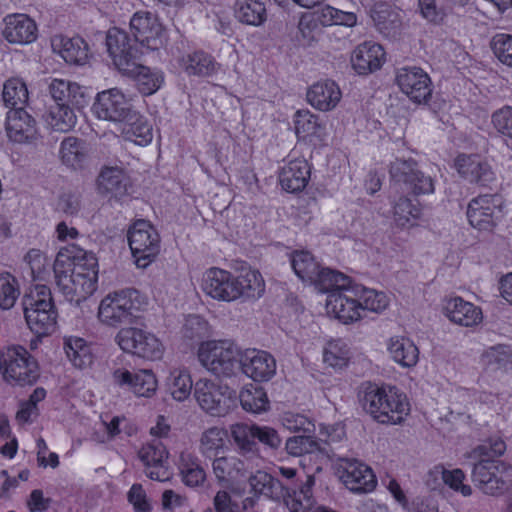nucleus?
I'll use <instances>...</instances> for the list:
<instances>
[{
  "label": "nucleus",
  "mask_w": 512,
  "mask_h": 512,
  "mask_svg": "<svg viewBox=\"0 0 512 512\" xmlns=\"http://www.w3.org/2000/svg\"><path fill=\"white\" fill-rule=\"evenodd\" d=\"M54 51H58L65 62L83 65L88 59V45L80 37L55 36L51 41Z\"/></svg>",
  "instance_id": "27"
},
{
  "label": "nucleus",
  "mask_w": 512,
  "mask_h": 512,
  "mask_svg": "<svg viewBox=\"0 0 512 512\" xmlns=\"http://www.w3.org/2000/svg\"><path fill=\"white\" fill-rule=\"evenodd\" d=\"M384 51L380 44L364 42L358 45L351 56V63L359 75H368L383 63Z\"/></svg>",
  "instance_id": "24"
},
{
  "label": "nucleus",
  "mask_w": 512,
  "mask_h": 512,
  "mask_svg": "<svg viewBox=\"0 0 512 512\" xmlns=\"http://www.w3.org/2000/svg\"><path fill=\"white\" fill-rule=\"evenodd\" d=\"M396 82L401 91L415 103H427L431 97L430 77L418 67L399 69L396 75Z\"/></svg>",
  "instance_id": "15"
},
{
  "label": "nucleus",
  "mask_w": 512,
  "mask_h": 512,
  "mask_svg": "<svg viewBox=\"0 0 512 512\" xmlns=\"http://www.w3.org/2000/svg\"><path fill=\"white\" fill-rule=\"evenodd\" d=\"M501 215V201L497 195L486 194L474 198L467 208L468 221L478 230L491 231Z\"/></svg>",
  "instance_id": "13"
},
{
  "label": "nucleus",
  "mask_w": 512,
  "mask_h": 512,
  "mask_svg": "<svg viewBox=\"0 0 512 512\" xmlns=\"http://www.w3.org/2000/svg\"><path fill=\"white\" fill-rule=\"evenodd\" d=\"M6 132L15 143H26L36 138V121L22 107L12 109L7 114Z\"/></svg>",
  "instance_id": "22"
},
{
  "label": "nucleus",
  "mask_w": 512,
  "mask_h": 512,
  "mask_svg": "<svg viewBox=\"0 0 512 512\" xmlns=\"http://www.w3.org/2000/svg\"><path fill=\"white\" fill-rule=\"evenodd\" d=\"M53 270L57 287L69 300L74 281L73 276L76 271L72 257L63 251H59L54 261Z\"/></svg>",
  "instance_id": "38"
},
{
  "label": "nucleus",
  "mask_w": 512,
  "mask_h": 512,
  "mask_svg": "<svg viewBox=\"0 0 512 512\" xmlns=\"http://www.w3.org/2000/svg\"><path fill=\"white\" fill-rule=\"evenodd\" d=\"M240 364V370L257 382L269 381L276 373V360L263 350H245L241 353Z\"/></svg>",
  "instance_id": "17"
},
{
  "label": "nucleus",
  "mask_w": 512,
  "mask_h": 512,
  "mask_svg": "<svg viewBox=\"0 0 512 512\" xmlns=\"http://www.w3.org/2000/svg\"><path fill=\"white\" fill-rule=\"evenodd\" d=\"M342 93L339 86L332 80L319 81L307 91L308 102L320 111L334 109L341 100Z\"/></svg>",
  "instance_id": "26"
},
{
  "label": "nucleus",
  "mask_w": 512,
  "mask_h": 512,
  "mask_svg": "<svg viewBox=\"0 0 512 512\" xmlns=\"http://www.w3.org/2000/svg\"><path fill=\"white\" fill-rule=\"evenodd\" d=\"M134 40L149 50H158L163 45V29L157 18L150 12H137L130 21Z\"/></svg>",
  "instance_id": "16"
},
{
  "label": "nucleus",
  "mask_w": 512,
  "mask_h": 512,
  "mask_svg": "<svg viewBox=\"0 0 512 512\" xmlns=\"http://www.w3.org/2000/svg\"><path fill=\"white\" fill-rule=\"evenodd\" d=\"M324 362L331 367L342 368L347 364L348 351L339 346L336 342H331L324 350Z\"/></svg>",
  "instance_id": "63"
},
{
  "label": "nucleus",
  "mask_w": 512,
  "mask_h": 512,
  "mask_svg": "<svg viewBox=\"0 0 512 512\" xmlns=\"http://www.w3.org/2000/svg\"><path fill=\"white\" fill-rule=\"evenodd\" d=\"M295 274L303 281H312L317 277L320 265L307 251L295 252L291 259Z\"/></svg>",
  "instance_id": "49"
},
{
  "label": "nucleus",
  "mask_w": 512,
  "mask_h": 512,
  "mask_svg": "<svg viewBox=\"0 0 512 512\" xmlns=\"http://www.w3.org/2000/svg\"><path fill=\"white\" fill-rule=\"evenodd\" d=\"M90 152V144L76 137H66L61 143L60 153L62 161L73 168L81 167Z\"/></svg>",
  "instance_id": "37"
},
{
  "label": "nucleus",
  "mask_w": 512,
  "mask_h": 512,
  "mask_svg": "<svg viewBox=\"0 0 512 512\" xmlns=\"http://www.w3.org/2000/svg\"><path fill=\"white\" fill-rule=\"evenodd\" d=\"M283 425L286 429L295 433L312 434L314 424L304 415L287 413L283 417Z\"/></svg>",
  "instance_id": "60"
},
{
  "label": "nucleus",
  "mask_w": 512,
  "mask_h": 512,
  "mask_svg": "<svg viewBox=\"0 0 512 512\" xmlns=\"http://www.w3.org/2000/svg\"><path fill=\"white\" fill-rule=\"evenodd\" d=\"M49 92L55 103L63 102L77 110L86 106L89 95L86 89L76 82L63 79H54L49 85Z\"/></svg>",
  "instance_id": "25"
},
{
  "label": "nucleus",
  "mask_w": 512,
  "mask_h": 512,
  "mask_svg": "<svg viewBox=\"0 0 512 512\" xmlns=\"http://www.w3.org/2000/svg\"><path fill=\"white\" fill-rule=\"evenodd\" d=\"M138 456L147 468H163V464L168 458V452L161 441L154 440L143 446L138 452Z\"/></svg>",
  "instance_id": "54"
},
{
  "label": "nucleus",
  "mask_w": 512,
  "mask_h": 512,
  "mask_svg": "<svg viewBox=\"0 0 512 512\" xmlns=\"http://www.w3.org/2000/svg\"><path fill=\"white\" fill-rule=\"evenodd\" d=\"M312 283L318 288L320 292L328 293L333 292H353L358 295V285L350 286V279L348 276L328 268H320L317 277Z\"/></svg>",
  "instance_id": "30"
},
{
  "label": "nucleus",
  "mask_w": 512,
  "mask_h": 512,
  "mask_svg": "<svg viewBox=\"0 0 512 512\" xmlns=\"http://www.w3.org/2000/svg\"><path fill=\"white\" fill-rule=\"evenodd\" d=\"M235 276L219 268H210L202 279V289L210 297L221 301H234L237 299Z\"/></svg>",
  "instance_id": "18"
},
{
  "label": "nucleus",
  "mask_w": 512,
  "mask_h": 512,
  "mask_svg": "<svg viewBox=\"0 0 512 512\" xmlns=\"http://www.w3.org/2000/svg\"><path fill=\"white\" fill-rule=\"evenodd\" d=\"M106 46L113 64L122 74L136 69L142 51L127 32L116 27L110 28L106 34Z\"/></svg>",
  "instance_id": "7"
},
{
  "label": "nucleus",
  "mask_w": 512,
  "mask_h": 512,
  "mask_svg": "<svg viewBox=\"0 0 512 512\" xmlns=\"http://www.w3.org/2000/svg\"><path fill=\"white\" fill-rule=\"evenodd\" d=\"M358 399L363 410L381 424H400L410 411L405 395L371 382L361 384Z\"/></svg>",
  "instance_id": "2"
},
{
  "label": "nucleus",
  "mask_w": 512,
  "mask_h": 512,
  "mask_svg": "<svg viewBox=\"0 0 512 512\" xmlns=\"http://www.w3.org/2000/svg\"><path fill=\"white\" fill-rule=\"evenodd\" d=\"M358 303L361 307V314L365 311L380 313L389 305V299L383 292L358 286Z\"/></svg>",
  "instance_id": "51"
},
{
  "label": "nucleus",
  "mask_w": 512,
  "mask_h": 512,
  "mask_svg": "<svg viewBox=\"0 0 512 512\" xmlns=\"http://www.w3.org/2000/svg\"><path fill=\"white\" fill-rule=\"evenodd\" d=\"M194 397L200 407L212 416L226 415L233 405L231 392L207 379L195 383Z\"/></svg>",
  "instance_id": "12"
},
{
  "label": "nucleus",
  "mask_w": 512,
  "mask_h": 512,
  "mask_svg": "<svg viewBox=\"0 0 512 512\" xmlns=\"http://www.w3.org/2000/svg\"><path fill=\"white\" fill-rule=\"evenodd\" d=\"M285 448L288 454L292 456H301L316 451L324 452L320 442L315 440L310 434L304 433L288 438Z\"/></svg>",
  "instance_id": "53"
},
{
  "label": "nucleus",
  "mask_w": 512,
  "mask_h": 512,
  "mask_svg": "<svg viewBox=\"0 0 512 512\" xmlns=\"http://www.w3.org/2000/svg\"><path fill=\"white\" fill-rule=\"evenodd\" d=\"M445 310L452 322L462 326H473L482 320L481 309L460 297L449 300Z\"/></svg>",
  "instance_id": "31"
},
{
  "label": "nucleus",
  "mask_w": 512,
  "mask_h": 512,
  "mask_svg": "<svg viewBox=\"0 0 512 512\" xmlns=\"http://www.w3.org/2000/svg\"><path fill=\"white\" fill-rule=\"evenodd\" d=\"M242 408L251 413H261L269 408V400L265 390L257 385L244 387L239 394Z\"/></svg>",
  "instance_id": "46"
},
{
  "label": "nucleus",
  "mask_w": 512,
  "mask_h": 512,
  "mask_svg": "<svg viewBox=\"0 0 512 512\" xmlns=\"http://www.w3.org/2000/svg\"><path fill=\"white\" fill-rule=\"evenodd\" d=\"M114 382L127 387L138 397H151L157 389V380L149 369L138 370L134 373L124 368H118L113 372Z\"/></svg>",
  "instance_id": "19"
},
{
  "label": "nucleus",
  "mask_w": 512,
  "mask_h": 512,
  "mask_svg": "<svg viewBox=\"0 0 512 512\" xmlns=\"http://www.w3.org/2000/svg\"><path fill=\"white\" fill-rule=\"evenodd\" d=\"M248 482L255 495H264L274 501H281L287 495L286 486L265 471L257 470L249 476Z\"/></svg>",
  "instance_id": "29"
},
{
  "label": "nucleus",
  "mask_w": 512,
  "mask_h": 512,
  "mask_svg": "<svg viewBox=\"0 0 512 512\" xmlns=\"http://www.w3.org/2000/svg\"><path fill=\"white\" fill-rule=\"evenodd\" d=\"M505 450V442L496 439L475 447L468 454L473 460L472 481L487 495H500L512 485V466L495 459Z\"/></svg>",
  "instance_id": "1"
},
{
  "label": "nucleus",
  "mask_w": 512,
  "mask_h": 512,
  "mask_svg": "<svg viewBox=\"0 0 512 512\" xmlns=\"http://www.w3.org/2000/svg\"><path fill=\"white\" fill-rule=\"evenodd\" d=\"M255 425L235 424L231 428V436L240 455L247 460L259 456V445L256 441Z\"/></svg>",
  "instance_id": "34"
},
{
  "label": "nucleus",
  "mask_w": 512,
  "mask_h": 512,
  "mask_svg": "<svg viewBox=\"0 0 512 512\" xmlns=\"http://www.w3.org/2000/svg\"><path fill=\"white\" fill-rule=\"evenodd\" d=\"M490 47L497 59L512 67V35L498 33L490 41Z\"/></svg>",
  "instance_id": "57"
},
{
  "label": "nucleus",
  "mask_w": 512,
  "mask_h": 512,
  "mask_svg": "<svg viewBox=\"0 0 512 512\" xmlns=\"http://www.w3.org/2000/svg\"><path fill=\"white\" fill-rule=\"evenodd\" d=\"M227 432L219 427H211L202 433L200 450L207 457L217 456L224 448Z\"/></svg>",
  "instance_id": "52"
},
{
  "label": "nucleus",
  "mask_w": 512,
  "mask_h": 512,
  "mask_svg": "<svg viewBox=\"0 0 512 512\" xmlns=\"http://www.w3.org/2000/svg\"><path fill=\"white\" fill-rule=\"evenodd\" d=\"M240 351L233 341H208L198 351L200 363L217 377L230 378L240 370Z\"/></svg>",
  "instance_id": "4"
},
{
  "label": "nucleus",
  "mask_w": 512,
  "mask_h": 512,
  "mask_svg": "<svg viewBox=\"0 0 512 512\" xmlns=\"http://www.w3.org/2000/svg\"><path fill=\"white\" fill-rule=\"evenodd\" d=\"M494 127L505 136L512 139V107L506 106L492 115Z\"/></svg>",
  "instance_id": "64"
},
{
  "label": "nucleus",
  "mask_w": 512,
  "mask_h": 512,
  "mask_svg": "<svg viewBox=\"0 0 512 512\" xmlns=\"http://www.w3.org/2000/svg\"><path fill=\"white\" fill-rule=\"evenodd\" d=\"M166 386L173 399L181 402L191 395L193 383L188 372L173 370L167 378Z\"/></svg>",
  "instance_id": "48"
},
{
  "label": "nucleus",
  "mask_w": 512,
  "mask_h": 512,
  "mask_svg": "<svg viewBox=\"0 0 512 512\" xmlns=\"http://www.w3.org/2000/svg\"><path fill=\"white\" fill-rule=\"evenodd\" d=\"M0 371L10 384L33 385L39 378V367L28 350L20 345L7 347L0 354Z\"/></svg>",
  "instance_id": "6"
},
{
  "label": "nucleus",
  "mask_w": 512,
  "mask_h": 512,
  "mask_svg": "<svg viewBox=\"0 0 512 512\" xmlns=\"http://www.w3.org/2000/svg\"><path fill=\"white\" fill-rule=\"evenodd\" d=\"M122 135L125 140L145 146L153 138L152 127L135 111V117H128L122 122Z\"/></svg>",
  "instance_id": "40"
},
{
  "label": "nucleus",
  "mask_w": 512,
  "mask_h": 512,
  "mask_svg": "<svg viewBox=\"0 0 512 512\" xmlns=\"http://www.w3.org/2000/svg\"><path fill=\"white\" fill-rule=\"evenodd\" d=\"M19 295L16 280L10 274L0 275V307L10 309Z\"/></svg>",
  "instance_id": "59"
},
{
  "label": "nucleus",
  "mask_w": 512,
  "mask_h": 512,
  "mask_svg": "<svg viewBox=\"0 0 512 512\" xmlns=\"http://www.w3.org/2000/svg\"><path fill=\"white\" fill-rule=\"evenodd\" d=\"M455 166L464 179L479 186H487L495 178L491 166L479 156L460 155Z\"/></svg>",
  "instance_id": "23"
},
{
  "label": "nucleus",
  "mask_w": 512,
  "mask_h": 512,
  "mask_svg": "<svg viewBox=\"0 0 512 512\" xmlns=\"http://www.w3.org/2000/svg\"><path fill=\"white\" fill-rule=\"evenodd\" d=\"M5 105L12 109L22 107L28 100V90L25 83L18 79L12 78L5 82L2 92Z\"/></svg>",
  "instance_id": "50"
},
{
  "label": "nucleus",
  "mask_w": 512,
  "mask_h": 512,
  "mask_svg": "<svg viewBox=\"0 0 512 512\" xmlns=\"http://www.w3.org/2000/svg\"><path fill=\"white\" fill-rule=\"evenodd\" d=\"M123 75H127L135 79L138 90L143 95H152L161 86L163 82V75L158 70H151L149 67L143 66L136 63V69L132 72H125Z\"/></svg>",
  "instance_id": "44"
},
{
  "label": "nucleus",
  "mask_w": 512,
  "mask_h": 512,
  "mask_svg": "<svg viewBox=\"0 0 512 512\" xmlns=\"http://www.w3.org/2000/svg\"><path fill=\"white\" fill-rule=\"evenodd\" d=\"M128 242L140 268H145L160 251V237L157 231L145 220L136 221L128 231Z\"/></svg>",
  "instance_id": "8"
},
{
  "label": "nucleus",
  "mask_w": 512,
  "mask_h": 512,
  "mask_svg": "<svg viewBox=\"0 0 512 512\" xmlns=\"http://www.w3.org/2000/svg\"><path fill=\"white\" fill-rule=\"evenodd\" d=\"M353 292H333L328 295L326 309L329 314L339 319L344 324H349L363 317L361 307Z\"/></svg>",
  "instance_id": "20"
},
{
  "label": "nucleus",
  "mask_w": 512,
  "mask_h": 512,
  "mask_svg": "<svg viewBox=\"0 0 512 512\" xmlns=\"http://www.w3.org/2000/svg\"><path fill=\"white\" fill-rule=\"evenodd\" d=\"M237 299H258L265 291V283L262 275L251 268L242 269L238 276H235Z\"/></svg>",
  "instance_id": "32"
},
{
  "label": "nucleus",
  "mask_w": 512,
  "mask_h": 512,
  "mask_svg": "<svg viewBox=\"0 0 512 512\" xmlns=\"http://www.w3.org/2000/svg\"><path fill=\"white\" fill-rule=\"evenodd\" d=\"M24 316L28 327L38 336L54 331L57 312L48 287L37 286L35 291L23 298Z\"/></svg>",
  "instance_id": "5"
},
{
  "label": "nucleus",
  "mask_w": 512,
  "mask_h": 512,
  "mask_svg": "<svg viewBox=\"0 0 512 512\" xmlns=\"http://www.w3.org/2000/svg\"><path fill=\"white\" fill-rule=\"evenodd\" d=\"M389 173L396 183L404 184L406 190L415 196L434 192V180L420 170L414 159H395L390 164Z\"/></svg>",
  "instance_id": "10"
},
{
  "label": "nucleus",
  "mask_w": 512,
  "mask_h": 512,
  "mask_svg": "<svg viewBox=\"0 0 512 512\" xmlns=\"http://www.w3.org/2000/svg\"><path fill=\"white\" fill-rule=\"evenodd\" d=\"M442 478L445 484L451 489L459 491L463 496L467 497L472 494V489L469 485L463 484L465 474L461 469L443 470Z\"/></svg>",
  "instance_id": "62"
},
{
  "label": "nucleus",
  "mask_w": 512,
  "mask_h": 512,
  "mask_svg": "<svg viewBox=\"0 0 512 512\" xmlns=\"http://www.w3.org/2000/svg\"><path fill=\"white\" fill-rule=\"evenodd\" d=\"M373 21L380 33L389 38H396L402 29V17L399 11L380 6L373 13Z\"/></svg>",
  "instance_id": "42"
},
{
  "label": "nucleus",
  "mask_w": 512,
  "mask_h": 512,
  "mask_svg": "<svg viewBox=\"0 0 512 512\" xmlns=\"http://www.w3.org/2000/svg\"><path fill=\"white\" fill-rule=\"evenodd\" d=\"M510 359V350L505 345L489 347L482 354L483 363L492 369H499L504 367L507 363L510 362Z\"/></svg>",
  "instance_id": "58"
},
{
  "label": "nucleus",
  "mask_w": 512,
  "mask_h": 512,
  "mask_svg": "<svg viewBox=\"0 0 512 512\" xmlns=\"http://www.w3.org/2000/svg\"><path fill=\"white\" fill-rule=\"evenodd\" d=\"M235 16L241 23L251 26H260L267 19L265 5L258 0H238Z\"/></svg>",
  "instance_id": "43"
},
{
  "label": "nucleus",
  "mask_w": 512,
  "mask_h": 512,
  "mask_svg": "<svg viewBox=\"0 0 512 512\" xmlns=\"http://www.w3.org/2000/svg\"><path fill=\"white\" fill-rule=\"evenodd\" d=\"M75 110H77L76 107L58 102L49 108L45 120L53 130L68 132L77 122Z\"/></svg>",
  "instance_id": "41"
},
{
  "label": "nucleus",
  "mask_w": 512,
  "mask_h": 512,
  "mask_svg": "<svg viewBox=\"0 0 512 512\" xmlns=\"http://www.w3.org/2000/svg\"><path fill=\"white\" fill-rule=\"evenodd\" d=\"M315 483L313 476H306V481L298 491L286 487L287 495L281 498L290 512H309L313 506L312 486Z\"/></svg>",
  "instance_id": "36"
},
{
  "label": "nucleus",
  "mask_w": 512,
  "mask_h": 512,
  "mask_svg": "<svg viewBox=\"0 0 512 512\" xmlns=\"http://www.w3.org/2000/svg\"><path fill=\"white\" fill-rule=\"evenodd\" d=\"M142 305L139 291L127 288L107 294L98 307L99 321L109 327L130 325Z\"/></svg>",
  "instance_id": "3"
},
{
  "label": "nucleus",
  "mask_w": 512,
  "mask_h": 512,
  "mask_svg": "<svg viewBox=\"0 0 512 512\" xmlns=\"http://www.w3.org/2000/svg\"><path fill=\"white\" fill-rule=\"evenodd\" d=\"M65 352L75 367L84 368L92 362L89 348L81 338H70L65 342Z\"/></svg>",
  "instance_id": "56"
},
{
  "label": "nucleus",
  "mask_w": 512,
  "mask_h": 512,
  "mask_svg": "<svg viewBox=\"0 0 512 512\" xmlns=\"http://www.w3.org/2000/svg\"><path fill=\"white\" fill-rule=\"evenodd\" d=\"M339 472L344 485L354 493H369L376 487L377 480L372 469L356 459H341Z\"/></svg>",
  "instance_id": "14"
},
{
  "label": "nucleus",
  "mask_w": 512,
  "mask_h": 512,
  "mask_svg": "<svg viewBox=\"0 0 512 512\" xmlns=\"http://www.w3.org/2000/svg\"><path fill=\"white\" fill-rule=\"evenodd\" d=\"M212 466L214 474L219 481L244 476L249 468L245 461L234 456L216 457Z\"/></svg>",
  "instance_id": "45"
},
{
  "label": "nucleus",
  "mask_w": 512,
  "mask_h": 512,
  "mask_svg": "<svg viewBox=\"0 0 512 512\" xmlns=\"http://www.w3.org/2000/svg\"><path fill=\"white\" fill-rule=\"evenodd\" d=\"M310 178V167L306 160L295 159L282 168L279 180L283 189L298 192L304 189Z\"/></svg>",
  "instance_id": "28"
},
{
  "label": "nucleus",
  "mask_w": 512,
  "mask_h": 512,
  "mask_svg": "<svg viewBox=\"0 0 512 512\" xmlns=\"http://www.w3.org/2000/svg\"><path fill=\"white\" fill-rule=\"evenodd\" d=\"M388 351L392 359L403 367H413L418 362V348L408 338L399 336L391 338Z\"/></svg>",
  "instance_id": "39"
},
{
  "label": "nucleus",
  "mask_w": 512,
  "mask_h": 512,
  "mask_svg": "<svg viewBox=\"0 0 512 512\" xmlns=\"http://www.w3.org/2000/svg\"><path fill=\"white\" fill-rule=\"evenodd\" d=\"M393 215L396 224L400 227H405L412 220H416L420 216V208L418 204H414L408 197L400 196L394 203Z\"/></svg>",
  "instance_id": "55"
},
{
  "label": "nucleus",
  "mask_w": 512,
  "mask_h": 512,
  "mask_svg": "<svg viewBox=\"0 0 512 512\" xmlns=\"http://www.w3.org/2000/svg\"><path fill=\"white\" fill-rule=\"evenodd\" d=\"M180 66L188 75L206 77L216 72L218 64L214 58L203 52L195 51L179 59Z\"/></svg>",
  "instance_id": "35"
},
{
  "label": "nucleus",
  "mask_w": 512,
  "mask_h": 512,
  "mask_svg": "<svg viewBox=\"0 0 512 512\" xmlns=\"http://www.w3.org/2000/svg\"><path fill=\"white\" fill-rule=\"evenodd\" d=\"M99 193L111 197H121L127 192L125 174L118 167H104L97 179Z\"/></svg>",
  "instance_id": "33"
},
{
  "label": "nucleus",
  "mask_w": 512,
  "mask_h": 512,
  "mask_svg": "<svg viewBox=\"0 0 512 512\" xmlns=\"http://www.w3.org/2000/svg\"><path fill=\"white\" fill-rule=\"evenodd\" d=\"M181 475L183 482L190 487H197L203 484L206 479L205 470L196 462L183 464Z\"/></svg>",
  "instance_id": "61"
},
{
  "label": "nucleus",
  "mask_w": 512,
  "mask_h": 512,
  "mask_svg": "<svg viewBox=\"0 0 512 512\" xmlns=\"http://www.w3.org/2000/svg\"><path fill=\"white\" fill-rule=\"evenodd\" d=\"M92 109L97 118L111 122L122 123L128 117H135L131 103L116 88L98 93Z\"/></svg>",
  "instance_id": "11"
},
{
  "label": "nucleus",
  "mask_w": 512,
  "mask_h": 512,
  "mask_svg": "<svg viewBox=\"0 0 512 512\" xmlns=\"http://www.w3.org/2000/svg\"><path fill=\"white\" fill-rule=\"evenodd\" d=\"M4 38L14 44H29L37 38V26L26 14H11L4 18Z\"/></svg>",
  "instance_id": "21"
},
{
  "label": "nucleus",
  "mask_w": 512,
  "mask_h": 512,
  "mask_svg": "<svg viewBox=\"0 0 512 512\" xmlns=\"http://www.w3.org/2000/svg\"><path fill=\"white\" fill-rule=\"evenodd\" d=\"M116 341L123 351L148 360H158L164 352L161 341L154 334L138 328L121 329Z\"/></svg>",
  "instance_id": "9"
},
{
  "label": "nucleus",
  "mask_w": 512,
  "mask_h": 512,
  "mask_svg": "<svg viewBox=\"0 0 512 512\" xmlns=\"http://www.w3.org/2000/svg\"><path fill=\"white\" fill-rule=\"evenodd\" d=\"M73 286L69 296V301L79 302L86 299L87 296L91 295L96 290V273L91 271L90 273H84L81 265L76 266L74 273Z\"/></svg>",
  "instance_id": "47"
}]
</instances>
